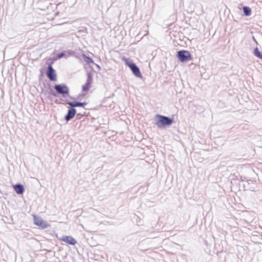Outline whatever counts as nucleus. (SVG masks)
<instances>
[{"label": "nucleus", "mask_w": 262, "mask_h": 262, "mask_svg": "<svg viewBox=\"0 0 262 262\" xmlns=\"http://www.w3.org/2000/svg\"><path fill=\"white\" fill-rule=\"evenodd\" d=\"M122 59L125 62L126 65H127L136 77L140 78L142 77V74L139 69L134 63L132 62L131 60L126 57H123Z\"/></svg>", "instance_id": "f257e3e1"}, {"label": "nucleus", "mask_w": 262, "mask_h": 262, "mask_svg": "<svg viewBox=\"0 0 262 262\" xmlns=\"http://www.w3.org/2000/svg\"><path fill=\"white\" fill-rule=\"evenodd\" d=\"M157 118L158 119L157 122V125L161 127L166 125H170L172 123V120L169 118L161 116L160 115H157Z\"/></svg>", "instance_id": "f03ea898"}, {"label": "nucleus", "mask_w": 262, "mask_h": 262, "mask_svg": "<svg viewBox=\"0 0 262 262\" xmlns=\"http://www.w3.org/2000/svg\"><path fill=\"white\" fill-rule=\"evenodd\" d=\"M34 223L35 225L37 226L39 228L44 229L50 226V225L43 221L41 218L35 215L33 216Z\"/></svg>", "instance_id": "7ed1b4c3"}, {"label": "nucleus", "mask_w": 262, "mask_h": 262, "mask_svg": "<svg viewBox=\"0 0 262 262\" xmlns=\"http://www.w3.org/2000/svg\"><path fill=\"white\" fill-rule=\"evenodd\" d=\"M178 57L179 60L182 62L187 61L191 59L190 53L186 50L179 51L178 52Z\"/></svg>", "instance_id": "20e7f679"}, {"label": "nucleus", "mask_w": 262, "mask_h": 262, "mask_svg": "<svg viewBox=\"0 0 262 262\" xmlns=\"http://www.w3.org/2000/svg\"><path fill=\"white\" fill-rule=\"evenodd\" d=\"M47 76L51 81L57 80V75L55 70L53 68L52 64H50L48 67L47 71Z\"/></svg>", "instance_id": "39448f33"}, {"label": "nucleus", "mask_w": 262, "mask_h": 262, "mask_svg": "<svg viewBox=\"0 0 262 262\" xmlns=\"http://www.w3.org/2000/svg\"><path fill=\"white\" fill-rule=\"evenodd\" d=\"M54 89L58 93L60 94L63 96L68 94L69 92V88L65 84L56 85L54 86Z\"/></svg>", "instance_id": "423d86ee"}, {"label": "nucleus", "mask_w": 262, "mask_h": 262, "mask_svg": "<svg viewBox=\"0 0 262 262\" xmlns=\"http://www.w3.org/2000/svg\"><path fill=\"white\" fill-rule=\"evenodd\" d=\"M92 81L93 78L92 75L90 73H88L86 83L82 86L83 91L87 92L89 90L90 88H91Z\"/></svg>", "instance_id": "0eeeda50"}, {"label": "nucleus", "mask_w": 262, "mask_h": 262, "mask_svg": "<svg viewBox=\"0 0 262 262\" xmlns=\"http://www.w3.org/2000/svg\"><path fill=\"white\" fill-rule=\"evenodd\" d=\"M61 241L72 245H74L76 244V241L73 237L70 236H66L63 237L61 239Z\"/></svg>", "instance_id": "6e6552de"}, {"label": "nucleus", "mask_w": 262, "mask_h": 262, "mask_svg": "<svg viewBox=\"0 0 262 262\" xmlns=\"http://www.w3.org/2000/svg\"><path fill=\"white\" fill-rule=\"evenodd\" d=\"M76 114V110L74 108H71L69 110L68 114L66 116L65 119L68 121L73 118Z\"/></svg>", "instance_id": "1a4fd4ad"}, {"label": "nucleus", "mask_w": 262, "mask_h": 262, "mask_svg": "<svg viewBox=\"0 0 262 262\" xmlns=\"http://www.w3.org/2000/svg\"><path fill=\"white\" fill-rule=\"evenodd\" d=\"M15 191L19 194H23L24 192V188L23 185L17 184L13 186Z\"/></svg>", "instance_id": "9d476101"}, {"label": "nucleus", "mask_w": 262, "mask_h": 262, "mask_svg": "<svg viewBox=\"0 0 262 262\" xmlns=\"http://www.w3.org/2000/svg\"><path fill=\"white\" fill-rule=\"evenodd\" d=\"M68 104L72 107H77V106H80L84 107L86 104V102H69Z\"/></svg>", "instance_id": "9b49d317"}, {"label": "nucleus", "mask_w": 262, "mask_h": 262, "mask_svg": "<svg viewBox=\"0 0 262 262\" xmlns=\"http://www.w3.org/2000/svg\"><path fill=\"white\" fill-rule=\"evenodd\" d=\"M82 57H83V58L84 60V61H85L88 64H93V63H94V62L93 60L91 58H90V57H88V56H86L85 55H82Z\"/></svg>", "instance_id": "f8f14e48"}, {"label": "nucleus", "mask_w": 262, "mask_h": 262, "mask_svg": "<svg viewBox=\"0 0 262 262\" xmlns=\"http://www.w3.org/2000/svg\"><path fill=\"white\" fill-rule=\"evenodd\" d=\"M243 9L245 15L249 16L251 14V9L249 7L244 6Z\"/></svg>", "instance_id": "ddd939ff"}, {"label": "nucleus", "mask_w": 262, "mask_h": 262, "mask_svg": "<svg viewBox=\"0 0 262 262\" xmlns=\"http://www.w3.org/2000/svg\"><path fill=\"white\" fill-rule=\"evenodd\" d=\"M254 55L257 56V57H258L260 59H262V54H261V53L259 51V50L257 48H256L255 49H254Z\"/></svg>", "instance_id": "4468645a"}, {"label": "nucleus", "mask_w": 262, "mask_h": 262, "mask_svg": "<svg viewBox=\"0 0 262 262\" xmlns=\"http://www.w3.org/2000/svg\"><path fill=\"white\" fill-rule=\"evenodd\" d=\"M63 56V53H62V54H59V55H58V57L59 58H60L62 57Z\"/></svg>", "instance_id": "2eb2a0df"}]
</instances>
